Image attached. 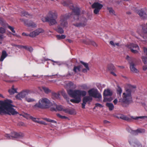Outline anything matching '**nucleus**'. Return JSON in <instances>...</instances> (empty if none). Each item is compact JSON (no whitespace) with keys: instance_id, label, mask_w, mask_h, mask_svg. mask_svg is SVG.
<instances>
[{"instance_id":"f257e3e1","label":"nucleus","mask_w":147,"mask_h":147,"mask_svg":"<svg viewBox=\"0 0 147 147\" xmlns=\"http://www.w3.org/2000/svg\"><path fill=\"white\" fill-rule=\"evenodd\" d=\"M68 94L71 97L74 99H71L70 101L74 103H78L81 100V97L84 96L83 98L82 103V108H85V106L87 103L90 104L92 101V98L89 96H86V92L84 90L78 89L72 90L71 89L67 90Z\"/></svg>"},{"instance_id":"f03ea898","label":"nucleus","mask_w":147,"mask_h":147,"mask_svg":"<svg viewBox=\"0 0 147 147\" xmlns=\"http://www.w3.org/2000/svg\"><path fill=\"white\" fill-rule=\"evenodd\" d=\"M64 6H68L72 10L74 13L73 25L78 28L84 27L87 25V19L84 16L79 17L80 10L76 6H74L71 1L64 2L63 3Z\"/></svg>"},{"instance_id":"7ed1b4c3","label":"nucleus","mask_w":147,"mask_h":147,"mask_svg":"<svg viewBox=\"0 0 147 147\" xmlns=\"http://www.w3.org/2000/svg\"><path fill=\"white\" fill-rule=\"evenodd\" d=\"M12 102L10 100H7L3 101H0V114H7L9 115L17 114L18 113L13 107L11 104Z\"/></svg>"},{"instance_id":"20e7f679","label":"nucleus","mask_w":147,"mask_h":147,"mask_svg":"<svg viewBox=\"0 0 147 147\" xmlns=\"http://www.w3.org/2000/svg\"><path fill=\"white\" fill-rule=\"evenodd\" d=\"M135 88V87L130 84L126 85L125 87V91L123 94V99H120L119 102H124L127 104L131 103L132 102L131 93L133 89Z\"/></svg>"},{"instance_id":"39448f33","label":"nucleus","mask_w":147,"mask_h":147,"mask_svg":"<svg viewBox=\"0 0 147 147\" xmlns=\"http://www.w3.org/2000/svg\"><path fill=\"white\" fill-rule=\"evenodd\" d=\"M52 104L46 98H42L34 105L35 108H47L52 106Z\"/></svg>"},{"instance_id":"423d86ee","label":"nucleus","mask_w":147,"mask_h":147,"mask_svg":"<svg viewBox=\"0 0 147 147\" xmlns=\"http://www.w3.org/2000/svg\"><path fill=\"white\" fill-rule=\"evenodd\" d=\"M49 20V24L50 26L57 24L56 20L58 17V14L56 11H49L47 14Z\"/></svg>"},{"instance_id":"0eeeda50","label":"nucleus","mask_w":147,"mask_h":147,"mask_svg":"<svg viewBox=\"0 0 147 147\" xmlns=\"http://www.w3.org/2000/svg\"><path fill=\"white\" fill-rule=\"evenodd\" d=\"M71 15L72 14L71 13L61 15L60 16L59 21V25L63 28L67 27L68 26L67 20L69 18Z\"/></svg>"},{"instance_id":"6e6552de","label":"nucleus","mask_w":147,"mask_h":147,"mask_svg":"<svg viewBox=\"0 0 147 147\" xmlns=\"http://www.w3.org/2000/svg\"><path fill=\"white\" fill-rule=\"evenodd\" d=\"M89 96L93 97L95 98L100 99L101 98V94L99 93L98 90L95 88H92L88 91Z\"/></svg>"},{"instance_id":"1a4fd4ad","label":"nucleus","mask_w":147,"mask_h":147,"mask_svg":"<svg viewBox=\"0 0 147 147\" xmlns=\"http://www.w3.org/2000/svg\"><path fill=\"white\" fill-rule=\"evenodd\" d=\"M102 7L103 5L98 2H95L92 5V8L95 9L94 12L96 14L98 13Z\"/></svg>"},{"instance_id":"9d476101","label":"nucleus","mask_w":147,"mask_h":147,"mask_svg":"<svg viewBox=\"0 0 147 147\" xmlns=\"http://www.w3.org/2000/svg\"><path fill=\"white\" fill-rule=\"evenodd\" d=\"M129 49H130L131 51L133 53L137 54L138 53V50L140 49L139 46L136 44H131L127 46Z\"/></svg>"},{"instance_id":"9b49d317","label":"nucleus","mask_w":147,"mask_h":147,"mask_svg":"<svg viewBox=\"0 0 147 147\" xmlns=\"http://www.w3.org/2000/svg\"><path fill=\"white\" fill-rule=\"evenodd\" d=\"M29 92L30 91L28 90H23L17 94L16 96V98L17 99L21 100L22 98L25 97Z\"/></svg>"},{"instance_id":"f8f14e48","label":"nucleus","mask_w":147,"mask_h":147,"mask_svg":"<svg viewBox=\"0 0 147 147\" xmlns=\"http://www.w3.org/2000/svg\"><path fill=\"white\" fill-rule=\"evenodd\" d=\"M44 32V30L43 29L40 28L38 29L31 32L29 34V36L31 37H34Z\"/></svg>"},{"instance_id":"ddd939ff","label":"nucleus","mask_w":147,"mask_h":147,"mask_svg":"<svg viewBox=\"0 0 147 147\" xmlns=\"http://www.w3.org/2000/svg\"><path fill=\"white\" fill-rule=\"evenodd\" d=\"M24 134L22 133H18L16 132H12L11 133V139L21 138L24 137Z\"/></svg>"},{"instance_id":"4468645a","label":"nucleus","mask_w":147,"mask_h":147,"mask_svg":"<svg viewBox=\"0 0 147 147\" xmlns=\"http://www.w3.org/2000/svg\"><path fill=\"white\" fill-rule=\"evenodd\" d=\"M22 21L23 22L25 25L28 27L34 28L36 27V25L34 22L30 21H28L27 20H22Z\"/></svg>"},{"instance_id":"2eb2a0df","label":"nucleus","mask_w":147,"mask_h":147,"mask_svg":"<svg viewBox=\"0 0 147 147\" xmlns=\"http://www.w3.org/2000/svg\"><path fill=\"white\" fill-rule=\"evenodd\" d=\"M51 108V111H55L56 109L57 110L59 111H63V107L61 105H58L57 106L55 104H52V106Z\"/></svg>"},{"instance_id":"dca6fc26","label":"nucleus","mask_w":147,"mask_h":147,"mask_svg":"<svg viewBox=\"0 0 147 147\" xmlns=\"http://www.w3.org/2000/svg\"><path fill=\"white\" fill-rule=\"evenodd\" d=\"M130 63V68L131 71L133 73H138V70L136 69L135 66V65L133 62H129Z\"/></svg>"},{"instance_id":"f3484780","label":"nucleus","mask_w":147,"mask_h":147,"mask_svg":"<svg viewBox=\"0 0 147 147\" xmlns=\"http://www.w3.org/2000/svg\"><path fill=\"white\" fill-rule=\"evenodd\" d=\"M83 42L87 45H91L94 47H97V45L94 41L89 39H87L86 40H84Z\"/></svg>"},{"instance_id":"a211bd4d","label":"nucleus","mask_w":147,"mask_h":147,"mask_svg":"<svg viewBox=\"0 0 147 147\" xmlns=\"http://www.w3.org/2000/svg\"><path fill=\"white\" fill-rule=\"evenodd\" d=\"M131 134L136 135L139 133H142L145 132L144 129H138L136 130H131V131H129Z\"/></svg>"},{"instance_id":"6ab92c4d","label":"nucleus","mask_w":147,"mask_h":147,"mask_svg":"<svg viewBox=\"0 0 147 147\" xmlns=\"http://www.w3.org/2000/svg\"><path fill=\"white\" fill-rule=\"evenodd\" d=\"M116 117L118 119H121L126 121H129L130 120V119L129 117L122 114L116 116Z\"/></svg>"},{"instance_id":"aec40b11","label":"nucleus","mask_w":147,"mask_h":147,"mask_svg":"<svg viewBox=\"0 0 147 147\" xmlns=\"http://www.w3.org/2000/svg\"><path fill=\"white\" fill-rule=\"evenodd\" d=\"M80 63L84 65L86 69H83L82 70L83 72L84 73L88 71L89 70V68L88 67V63H84L82 61H80Z\"/></svg>"},{"instance_id":"412c9836","label":"nucleus","mask_w":147,"mask_h":147,"mask_svg":"<svg viewBox=\"0 0 147 147\" xmlns=\"http://www.w3.org/2000/svg\"><path fill=\"white\" fill-rule=\"evenodd\" d=\"M104 95L105 96H110L112 95V91L109 89L105 90L104 92Z\"/></svg>"},{"instance_id":"4be33fe9","label":"nucleus","mask_w":147,"mask_h":147,"mask_svg":"<svg viewBox=\"0 0 147 147\" xmlns=\"http://www.w3.org/2000/svg\"><path fill=\"white\" fill-rule=\"evenodd\" d=\"M5 32V29L2 27H0V38L1 39H3L5 36L3 34Z\"/></svg>"},{"instance_id":"5701e85b","label":"nucleus","mask_w":147,"mask_h":147,"mask_svg":"<svg viewBox=\"0 0 147 147\" xmlns=\"http://www.w3.org/2000/svg\"><path fill=\"white\" fill-rule=\"evenodd\" d=\"M138 13L139 15L143 18H145L146 17V13L142 9L139 10L138 11Z\"/></svg>"},{"instance_id":"b1692460","label":"nucleus","mask_w":147,"mask_h":147,"mask_svg":"<svg viewBox=\"0 0 147 147\" xmlns=\"http://www.w3.org/2000/svg\"><path fill=\"white\" fill-rule=\"evenodd\" d=\"M7 54L5 51H3L2 52V55L1 57L0 61H2L7 56Z\"/></svg>"},{"instance_id":"393cba45","label":"nucleus","mask_w":147,"mask_h":147,"mask_svg":"<svg viewBox=\"0 0 147 147\" xmlns=\"http://www.w3.org/2000/svg\"><path fill=\"white\" fill-rule=\"evenodd\" d=\"M8 92L10 94H13L17 92L16 89L14 88L13 86L12 88L8 90Z\"/></svg>"},{"instance_id":"a878e982","label":"nucleus","mask_w":147,"mask_h":147,"mask_svg":"<svg viewBox=\"0 0 147 147\" xmlns=\"http://www.w3.org/2000/svg\"><path fill=\"white\" fill-rule=\"evenodd\" d=\"M106 105L109 108L110 111H112L114 109V106L112 103H107Z\"/></svg>"},{"instance_id":"bb28decb","label":"nucleus","mask_w":147,"mask_h":147,"mask_svg":"<svg viewBox=\"0 0 147 147\" xmlns=\"http://www.w3.org/2000/svg\"><path fill=\"white\" fill-rule=\"evenodd\" d=\"M113 100L112 98L109 96H105L104 98L103 102H110Z\"/></svg>"},{"instance_id":"cd10ccee","label":"nucleus","mask_w":147,"mask_h":147,"mask_svg":"<svg viewBox=\"0 0 147 147\" xmlns=\"http://www.w3.org/2000/svg\"><path fill=\"white\" fill-rule=\"evenodd\" d=\"M67 85L71 88L75 89L76 88V86L72 82H69L67 84Z\"/></svg>"},{"instance_id":"c85d7f7f","label":"nucleus","mask_w":147,"mask_h":147,"mask_svg":"<svg viewBox=\"0 0 147 147\" xmlns=\"http://www.w3.org/2000/svg\"><path fill=\"white\" fill-rule=\"evenodd\" d=\"M42 89L45 92L46 94H48L49 93L51 92V90L49 89L48 88L42 86Z\"/></svg>"},{"instance_id":"c756f323","label":"nucleus","mask_w":147,"mask_h":147,"mask_svg":"<svg viewBox=\"0 0 147 147\" xmlns=\"http://www.w3.org/2000/svg\"><path fill=\"white\" fill-rule=\"evenodd\" d=\"M61 94L63 97L66 99L67 102L69 103V98H67V95L65 92L63 90H62L61 92Z\"/></svg>"},{"instance_id":"7c9ffc66","label":"nucleus","mask_w":147,"mask_h":147,"mask_svg":"<svg viewBox=\"0 0 147 147\" xmlns=\"http://www.w3.org/2000/svg\"><path fill=\"white\" fill-rule=\"evenodd\" d=\"M43 119L49 122H50L53 123L54 124L56 125L57 123V121H55L51 119H50L47 118H43Z\"/></svg>"},{"instance_id":"2f4dec72","label":"nucleus","mask_w":147,"mask_h":147,"mask_svg":"<svg viewBox=\"0 0 147 147\" xmlns=\"http://www.w3.org/2000/svg\"><path fill=\"white\" fill-rule=\"evenodd\" d=\"M59 25L57 27V28L56 29V31L60 33H63L64 32V31L62 28L60 27Z\"/></svg>"},{"instance_id":"473e14b6","label":"nucleus","mask_w":147,"mask_h":147,"mask_svg":"<svg viewBox=\"0 0 147 147\" xmlns=\"http://www.w3.org/2000/svg\"><path fill=\"white\" fill-rule=\"evenodd\" d=\"M117 93L118 95H119V97H120L122 91V89L119 86H117Z\"/></svg>"},{"instance_id":"72a5a7b5","label":"nucleus","mask_w":147,"mask_h":147,"mask_svg":"<svg viewBox=\"0 0 147 147\" xmlns=\"http://www.w3.org/2000/svg\"><path fill=\"white\" fill-rule=\"evenodd\" d=\"M25 100L26 101L28 102H31L35 101V100L34 99L28 96L26 97L25 98Z\"/></svg>"},{"instance_id":"f704fd0d","label":"nucleus","mask_w":147,"mask_h":147,"mask_svg":"<svg viewBox=\"0 0 147 147\" xmlns=\"http://www.w3.org/2000/svg\"><path fill=\"white\" fill-rule=\"evenodd\" d=\"M81 68L80 66H75L73 69V71L75 73H77L78 71H80Z\"/></svg>"},{"instance_id":"c9c22d12","label":"nucleus","mask_w":147,"mask_h":147,"mask_svg":"<svg viewBox=\"0 0 147 147\" xmlns=\"http://www.w3.org/2000/svg\"><path fill=\"white\" fill-rule=\"evenodd\" d=\"M30 118L31 119L32 121H33L37 123H39L40 121L39 120V119L38 118H34L32 116H30Z\"/></svg>"},{"instance_id":"e433bc0d","label":"nucleus","mask_w":147,"mask_h":147,"mask_svg":"<svg viewBox=\"0 0 147 147\" xmlns=\"http://www.w3.org/2000/svg\"><path fill=\"white\" fill-rule=\"evenodd\" d=\"M56 37L58 40H60L65 38L66 36H65L64 35H57L56 36Z\"/></svg>"},{"instance_id":"4c0bfd02","label":"nucleus","mask_w":147,"mask_h":147,"mask_svg":"<svg viewBox=\"0 0 147 147\" xmlns=\"http://www.w3.org/2000/svg\"><path fill=\"white\" fill-rule=\"evenodd\" d=\"M42 20L44 22H48L49 23V20L47 15L46 17H43L42 18Z\"/></svg>"},{"instance_id":"58836bf2","label":"nucleus","mask_w":147,"mask_h":147,"mask_svg":"<svg viewBox=\"0 0 147 147\" xmlns=\"http://www.w3.org/2000/svg\"><path fill=\"white\" fill-rule=\"evenodd\" d=\"M75 113V111L74 109H69V110L68 114L70 115H72Z\"/></svg>"},{"instance_id":"ea45409f","label":"nucleus","mask_w":147,"mask_h":147,"mask_svg":"<svg viewBox=\"0 0 147 147\" xmlns=\"http://www.w3.org/2000/svg\"><path fill=\"white\" fill-rule=\"evenodd\" d=\"M57 116H58V117L62 119H66L68 118L67 117H65L64 116L61 115L59 114H57Z\"/></svg>"},{"instance_id":"a19ab883","label":"nucleus","mask_w":147,"mask_h":147,"mask_svg":"<svg viewBox=\"0 0 147 147\" xmlns=\"http://www.w3.org/2000/svg\"><path fill=\"white\" fill-rule=\"evenodd\" d=\"M21 15L23 16H27L29 15V14L27 12L23 11L21 12Z\"/></svg>"},{"instance_id":"79ce46f5","label":"nucleus","mask_w":147,"mask_h":147,"mask_svg":"<svg viewBox=\"0 0 147 147\" xmlns=\"http://www.w3.org/2000/svg\"><path fill=\"white\" fill-rule=\"evenodd\" d=\"M132 118L134 119H138L139 118L140 119H144L145 118H147V116H140V117H133Z\"/></svg>"},{"instance_id":"37998d69","label":"nucleus","mask_w":147,"mask_h":147,"mask_svg":"<svg viewBox=\"0 0 147 147\" xmlns=\"http://www.w3.org/2000/svg\"><path fill=\"white\" fill-rule=\"evenodd\" d=\"M108 9L109 10V13L111 14H114L115 11L112 8H108Z\"/></svg>"},{"instance_id":"c03bdc74","label":"nucleus","mask_w":147,"mask_h":147,"mask_svg":"<svg viewBox=\"0 0 147 147\" xmlns=\"http://www.w3.org/2000/svg\"><path fill=\"white\" fill-rule=\"evenodd\" d=\"M143 62L144 64L147 63V57H142Z\"/></svg>"},{"instance_id":"a18cd8bd","label":"nucleus","mask_w":147,"mask_h":147,"mask_svg":"<svg viewBox=\"0 0 147 147\" xmlns=\"http://www.w3.org/2000/svg\"><path fill=\"white\" fill-rule=\"evenodd\" d=\"M135 145H134L135 146H137L138 147H142V146L141 144L138 142H136V143H134Z\"/></svg>"},{"instance_id":"49530a36","label":"nucleus","mask_w":147,"mask_h":147,"mask_svg":"<svg viewBox=\"0 0 147 147\" xmlns=\"http://www.w3.org/2000/svg\"><path fill=\"white\" fill-rule=\"evenodd\" d=\"M8 28L13 33H15V31L14 30V28L13 27L10 26H8Z\"/></svg>"},{"instance_id":"de8ad7c7","label":"nucleus","mask_w":147,"mask_h":147,"mask_svg":"<svg viewBox=\"0 0 147 147\" xmlns=\"http://www.w3.org/2000/svg\"><path fill=\"white\" fill-rule=\"evenodd\" d=\"M115 69V67L113 65H111L109 67V69L110 70H114Z\"/></svg>"},{"instance_id":"09e8293b","label":"nucleus","mask_w":147,"mask_h":147,"mask_svg":"<svg viewBox=\"0 0 147 147\" xmlns=\"http://www.w3.org/2000/svg\"><path fill=\"white\" fill-rule=\"evenodd\" d=\"M5 136L8 139H11V134H6L5 135Z\"/></svg>"},{"instance_id":"8fccbe9b","label":"nucleus","mask_w":147,"mask_h":147,"mask_svg":"<svg viewBox=\"0 0 147 147\" xmlns=\"http://www.w3.org/2000/svg\"><path fill=\"white\" fill-rule=\"evenodd\" d=\"M110 44L113 47H115V43L113 41H110Z\"/></svg>"},{"instance_id":"3c124183","label":"nucleus","mask_w":147,"mask_h":147,"mask_svg":"<svg viewBox=\"0 0 147 147\" xmlns=\"http://www.w3.org/2000/svg\"><path fill=\"white\" fill-rule=\"evenodd\" d=\"M80 87L83 89H85L87 88L86 86L84 84L81 85Z\"/></svg>"},{"instance_id":"603ef678","label":"nucleus","mask_w":147,"mask_h":147,"mask_svg":"<svg viewBox=\"0 0 147 147\" xmlns=\"http://www.w3.org/2000/svg\"><path fill=\"white\" fill-rule=\"evenodd\" d=\"M126 59L128 61H129L132 59V57H130L129 56L127 55L126 56Z\"/></svg>"},{"instance_id":"864d4df0","label":"nucleus","mask_w":147,"mask_h":147,"mask_svg":"<svg viewBox=\"0 0 147 147\" xmlns=\"http://www.w3.org/2000/svg\"><path fill=\"white\" fill-rule=\"evenodd\" d=\"M144 53L147 55V48L144 47Z\"/></svg>"},{"instance_id":"5fc2aeb1","label":"nucleus","mask_w":147,"mask_h":147,"mask_svg":"<svg viewBox=\"0 0 147 147\" xmlns=\"http://www.w3.org/2000/svg\"><path fill=\"white\" fill-rule=\"evenodd\" d=\"M69 109L66 108L64 109H63V111L65 113H68Z\"/></svg>"},{"instance_id":"6e6d98bb","label":"nucleus","mask_w":147,"mask_h":147,"mask_svg":"<svg viewBox=\"0 0 147 147\" xmlns=\"http://www.w3.org/2000/svg\"><path fill=\"white\" fill-rule=\"evenodd\" d=\"M96 107H102V106L99 103H96L95 104Z\"/></svg>"},{"instance_id":"4d7b16f0","label":"nucleus","mask_w":147,"mask_h":147,"mask_svg":"<svg viewBox=\"0 0 147 147\" xmlns=\"http://www.w3.org/2000/svg\"><path fill=\"white\" fill-rule=\"evenodd\" d=\"M39 123L45 125H47V123H45V122H44L43 121H40Z\"/></svg>"},{"instance_id":"13d9d810","label":"nucleus","mask_w":147,"mask_h":147,"mask_svg":"<svg viewBox=\"0 0 147 147\" xmlns=\"http://www.w3.org/2000/svg\"><path fill=\"white\" fill-rule=\"evenodd\" d=\"M28 51H29L30 52H31L33 51V49L32 47H28L27 49Z\"/></svg>"},{"instance_id":"bf43d9fd","label":"nucleus","mask_w":147,"mask_h":147,"mask_svg":"<svg viewBox=\"0 0 147 147\" xmlns=\"http://www.w3.org/2000/svg\"><path fill=\"white\" fill-rule=\"evenodd\" d=\"M113 102L115 105H116L118 102V100L117 99H116L114 100Z\"/></svg>"},{"instance_id":"052dcab7","label":"nucleus","mask_w":147,"mask_h":147,"mask_svg":"<svg viewBox=\"0 0 147 147\" xmlns=\"http://www.w3.org/2000/svg\"><path fill=\"white\" fill-rule=\"evenodd\" d=\"M0 24L2 25L3 24V20L1 18H0Z\"/></svg>"},{"instance_id":"680f3d73","label":"nucleus","mask_w":147,"mask_h":147,"mask_svg":"<svg viewBox=\"0 0 147 147\" xmlns=\"http://www.w3.org/2000/svg\"><path fill=\"white\" fill-rule=\"evenodd\" d=\"M143 70H146L147 69V65H145L143 67Z\"/></svg>"},{"instance_id":"e2e57ef3","label":"nucleus","mask_w":147,"mask_h":147,"mask_svg":"<svg viewBox=\"0 0 147 147\" xmlns=\"http://www.w3.org/2000/svg\"><path fill=\"white\" fill-rule=\"evenodd\" d=\"M111 74H112V75H113V76H116V74H115L114 72H113V71H111Z\"/></svg>"},{"instance_id":"0e129e2a","label":"nucleus","mask_w":147,"mask_h":147,"mask_svg":"<svg viewBox=\"0 0 147 147\" xmlns=\"http://www.w3.org/2000/svg\"><path fill=\"white\" fill-rule=\"evenodd\" d=\"M66 41L69 42V43H71L72 42V40L69 39H67L66 40Z\"/></svg>"},{"instance_id":"69168bd1","label":"nucleus","mask_w":147,"mask_h":147,"mask_svg":"<svg viewBox=\"0 0 147 147\" xmlns=\"http://www.w3.org/2000/svg\"><path fill=\"white\" fill-rule=\"evenodd\" d=\"M22 35L23 36H29V34H27L26 33H22Z\"/></svg>"},{"instance_id":"338daca9","label":"nucleus","mask_w":147,"mask_h":147,"mask_svg":"<svg viewBox=\"0 0 147 147\" xmlns=\"http://www.w3.org/2000/svg\"><path fill=\"white\" fill-rule=\"evenodd\" d=\"M117 46V47H119L120 46V45L119 43H115V46Z\"/></svg>"},{"instance_id":"774afa93","label":"nucleus","mask_w":147,"mask_h":147,"mask_svg":"<svg viewBox=\"0 0 147 147\" xmlns=\"http://www.w3.org/2000/svg\"><path fill=\"white\" fill-rule=\"evenodd\" d=\"M28 48V47H26V46H22V48H24V49H27Z\"/></svg>"}]
</instances>
